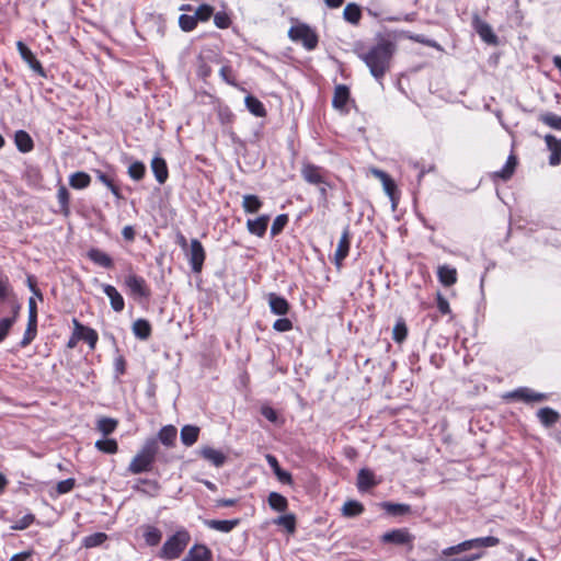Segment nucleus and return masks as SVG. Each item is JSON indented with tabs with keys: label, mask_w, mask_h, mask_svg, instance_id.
<instances>
[{
	"label": "nucleus",
	"mask_w": 561,
	"mask_h": 561,
	"mask_svg": "<svg viewBox=\"0 0 561 561\" xmlns=\"http://www.w3.org/2000/svg\"><path fill=\"white\" fill-rule=\"evenodd\" d=\"M13 324L14 318H3L0 320V343L7 337Z\"/></svg>",
	"instance_id": "63"
},
{
	"label": "nucleus",
	"mask_w": 561,
	"mask_h": 561,
	"mask_svg": "<svg viewBox=\"0 0 561 561\" xmlns=\"http://www.w3.org/2000/svg\"><path fill=\"white\" fill-rule=\"evenodd\" d=\"M91 183V178L83 171H78L69 176V185L75 190H83Z\"/></svg>",
	"instance_id": "35"
},
{
	"label": "nucleus",
	"mask_w": 561,
	"mask_h": 561,
	"mask_svg": "<svg viewBox=\"0 0 561 561\" xmlns=\"http://www.w3.org/2000/svg\"><path fill=\"white\" fill-rule=\"evenodd\" d=\"M266 460H267L268 465L271 466V468L273 469L274 473L276 474L277 479L282 483H287V484L291 483V481H293L291 474L288 471H285L279 467L278 460L276 459L275 456L267 455Z\"/></svg>",
	"instance_id": "32"
},
{
	"label": "nucleus",
	"mask_w": 561,
	"mask_h": 561,
	"mask_svg": "<svg viewBox=\"0 0 561 561\" xmlns=\"http://www.w3.org/2000/svg\"><path fill=\"white\" fill-rule=\"evenodd\" d=\"M262 205V201L256 195L247 194L243 196L242 208L247 214L257 213L261 209Z\"/></svg>",
	"instance_id": "38"
},
{
	"label": "nucleus",
	"mask_w": 561,
	"mask_h": 561,
	"mask_svg": "<svg viewBox=\"0 0 561 561\" xmlns=\"http://www.w3.org/2000/svg\"><path fill=\"white\" fill-rule=\"evenodd\" d=\"M36 334H37V322L27 321L26 330L24 332L23 339L20 342V345L22 347H26L36 337Z\"/></svg>",
	"instance_id": "49"
},
{
	"label": "nucleus",
	"mask_w": 561,
	"mask_h": 561,
	"mask_svg": "<svg viewBox=\"0 0 561 561\" xmlns=\"http://www.w3.org/2000/svg\"><path fill=\"white\" fill-rule=\"evenodd\" d=\"M95 448L104 454L114 455L118 450V444L114 438L99 439L94 444Z\"/></svg>",
	"instance_id": "41"
},
{
	"label": "nucleus",
	"mask_w": 561,
	"mask_h": 561,
	"mask_svg": "<svg viewBox=\"0 0 561 561\" xmlns=\"http://www.w3.org/2000/svg\"><path fill=\"white\" fill-rule=\"evenodd\" d=\"M506 399H514L518 401H523L525 403L531 402H541L547 400V394L541 392H536L527 387L517 388L505 396Z\"/></svg>",
	"instance_id": "10"
},
{
	"label": "nucleus",
	"mask_w": 561,
	"mask_h": 561,
	"mask_svg": "<svg viewBox=\"0 0 561 561\" xmlns=\"http://www.w3.org/2000/svg\"><path fill=\"white\" fill-rule=\"evenodd\" d=\"M545 141L548 149L551 151L549 163L558 165L561 162V139H557L553 135H546Z\"/></svg>",
	"instance_id": "20"
},
{
	"label": "nucleus",
	"mask_w": 561,
	"mask_h": 561,
	"mask_svg": "<svg viewBox=\"0 0 561 561\" xmlns=\"http://www.w3.org/2000/svg\"><path fill=\"white\" fill-rule=\"evenodd\" d=\"M213 14L214 8L204 3L196 9L194 18H196L197 22H207Z\"/></svg>",
	"instance_id": "55"
},
{
	"label": "nucleus",
	"mask_w": 561,
	"mask_h": 561,
	"mask_svg": "<svg viewBox=\"0 0 561 561\" xmlns=\"http://www.w3.org/2000/svg\"><path fill=\"white\" fill-rule=\"evenodd\" d=\"M145 173L146 167L140 161H135L128 167V175L135 181H140L145 176Z\"/></svg>",
	"instance_id": "54"
},
{
	"label": "nucleus",
	"mask_w": 561,
	"mask_h": 561,
	"mask_svg": "<svg viewBox=\"0 0 561 561\" xmlns=\"http://www.w3.org/2000/svg\"><path fill=\"white\" fill-rule=\"evenodd\" d=\"M118 425V421L112 417H101L96 422V430L104 436L112 434Z\"/></svg>",
	"instance_id": "40"
},
{
	"label": "nucleus",
	"mask_w": 561,
	"mask_h": 561,
	"mask_svg": "<svg viewBox=\"0 0 561 561\" xmlns=\"http://www.w3.org/2000/svg\"><path fill=\"white\" fill-rule=\"evenodd\" d=\"M178 431L174 425H165L158 433V439L165 446L171 447L176 439Z\"/></svg>",
	"instance_id": "34"
},
{
	"label": "nucleus",
	"mask_w": 561,
	"mask_h": 561,
	"mask_svg": "<svg viewBox=\"0 0 561 561\" xmlns=\"http://www.w3.org/2000/svg\"><path fill=\"white\" fill-rule=\"evenodd\" d=\"M107 539V535L104 533H94L83 538L82 545L85 548H94L101 546Z\"/></svg>",
	"instance_id": "48"
},
{
	"label": "nucleus",
	"mask_w": 561,
	"mask_h": 561,
	"mask_svg": "<svg viewBox=\"0 0 561 561\" xmlns=\"http://www.w3.org/2000/svg\"><path fill=\"white\" fill-rule=\"evenodd\" d=\"M75 484L76 480L73 478L59 481L57 483L56 491L58 494H66L75 488Z\"/></svg>",
	"instance_id": "61"
},
{
	"label": "nucleus",
	"mask_w": 561,
	"mask_h": 561,
	"mask_svg": "<svg viewBox=\"0 0 561 561\" xmlns=\"http://www.w3.org/2000/svg\"><path fill=\"white\" fill-rule=\"evenodd\" d=\"M268 504L274 511H277V512H285L288 507L287 499L277 492L270 493Z\"/></svg>",
	"instance_id": "42"
},
{
	"label": "nucleus",
	"mask_w": 561,
	"mask_h": 561,
	"mask_svg": "<svg viewBox=\"0 0 561 561\" xmlns=\"http://www.w3.org/2000/svg\"><path fill=\"white\" fill-rule=\"evenodd\" d=\"M203 523L209 529L220 531L224 534H228V533L232 531L240 524V519L239 518L225 519V520L204 519Z\"/></svg>",
	"instance_id": "18"
},
{
	"label": "nucleus",
	"mask_w": 561,
	"mask_h": 561,
	"mask_svg": "<svg viewBox=\"0 0 561 561\" xmlns=\"http://www.w3.org/2000/svg\"><path fill=\"white\" fill-rule=\"evenodd\" d=\"M322 168L312 163H304L301 168L302 179L313 185L327 184L322 174Z\"/></svg>",
	"instance_id": "13"
},
{
	"label": "nucleus",
	"mask_w": 561,
	"mask_h": 561,
	"mask_svg": "<svg viewBox=\"0 0 561 561\" xmlns=\"http://www.w3.org/2000/svg\"><path fill=\"white\" fill-rule=\"evenodd\" d=\"M288 37L296 43H301L307 50H313L319 43L317 33L305 23L294 25L288 31Z\"/></svg>",
	"instance_id": "5"
},
{
	"label": "nucleus",
	"mask_w": 561,
	"mask_h": 561,
	"mask_svg": "<svg viewBox=\"0 0 561 561\" xmlns=\"http://www.w3.org/2000/svg\"><path fill=\"white\" fill-rule=\"evenodd\" d=\"M151 170L154 174L156 180L160 184H163L167 181V179L169 176V172H168L167 162L162 157L158 156L152 159Z\"/></svg>",
	"instance_id": "26"
},
{
	"label": "nucleus",
	"mask_w": 561,
	"mask_h": 561,
	"mask_svg": "<svg viewBox=\"0 0 561 561\" xmlns=\"http://www.w3.org/2000/svg\"><path fill=\"white\" fill-rule=\"evenodd\" d=\"M274 524L284 527L289 534L296 530V517L294 514H286L274 519Z\"/></svg>",
	"instance_id": "46"
},
{
	"label": "nucleus",
	"mask_w": 561,
	"mask_h": 561,
	"mask_svg": "<svg viewBox=\"0 0 561 561\" xmlns=\"http://www.w3.org/2000/svg\"><path fill=\"white\" fill-rule=\"evenodd\" d=\"M540 121L549 126L550 128H553L556 130H561V116L552 113L547 112L540 115Z\"/></svg>",
	"instance_id": "50"
},
{
	"label": "nucleus",
	"mask_w": 561,
	"mask_h": 561,
	"mask_svg": "<svg viewBox=\"0 0 561 561\" xmlns=\"http://www.w3.org/2000/svg\"><path fill=\"white\" fill-rule=\"evenodd\" d=\"M288 220L289 218L287 214H280L276 216L271 227V237L274 238L278 236L288 224Z\"/></svg>",
	"instance_id": "52"
},
{
	"label": "nucleus",
	"mask_w": 561,
	"mask_h": 561,
	"mask_svg": "<svg viewBox=\"0 0 561 561\" xmlns=\"http://www.w3.org/2000/svg\"><path fill=\"white\" fill-rule=\"evenodd\" d=\"M537 416L542 425L550 427L554 425L559 420V413L551 408H541L537 412Z\"/></svg>",
	"instance_id": "33"
},
{
	"label": "nucleus",
	"mask_w": 561,
	"mask_h": 561,
	"mask_svg": "<svg viewBox=\"0 0 561 561\" xmlns=\"http://www.w3.org/2000/svg\"><path fill=\"white\" fill-rule=\"evenodd\" d=\"M162 538V533L154 526H146L144 531V539L148 546H157Z\"/></svg>",
	"instance_id": "44"
},
{
	"label": "nucleus",
	"mask_w": 561,
	"mask_h": 561,
	"mask_svg": "<svg viewBox=\"0 0 561 561\" xmlns=\"http://www.w3.org/2000/svg\"><path fill=\"white\" fill-rule=\"evenodd\" d=\"M73 324L79 337L84 340L89 344L90 348L93 350L99 339L96 331L92 328L84 327L77 319H73Z\"/></svg>",
	"instance_id": "19"
},
{
	"label": "nucleus",
	"mask_w": 561,
	"mask_h": 561,
	"mask_svg": "<svg viewBox=\"0 0 561 561\" xmlns=\"http://www.w3.org/2000/svg\"><path fill=\"white\" fill-rule=\"evenodd\" d=\"M350 100V89L345 84H337L334 89L332 105L336 110H344Z\"/></svg>",
	"instance_id": "25"
},
{
	"label": "nucleus",
	"mask_w": 561,
	"mask_h": 561,
	"mask_svg": "<svg viewBox=\"0 0 561 561\" xmlns=\"http://www.w3.org/2000/svg\"><path fill=\"white\" fill-rule=\"evenodd\" d=\"M394 51L396 45L392 42L381 39L359 57L369 68L370 75L380 81L390 69Z\"/></svg>",
	"instance_id": "1"
},
{
	"label": "nucleus",
	"mask_w": 561,
	"mask_h": 561,
	"mask_svg": "<svg viewBox=\"0 0 561 561\" xmlns=\"http://www.w3.org/2000/svg\"><path fill=\"white\" fill-rule=\"evenodd\" d=\"M219 76L227 84L237 87L236 75L230 65H224L219 70Z\"/></svg>",
	"instance_id": "56"
},
{
	"label": "nucleus",
	"mask_w": 561,
	"mask_h": 561,
	"mask_svg": "<svg viewBox=\"0 0 561 561\" xmlns=\"http://www.w3.org/2000/svg\"><path fill=\"white\" fill-rule=\"evenodd\" d=\"M267 301L272 313L276 316H286L289 312V302L282 296L270 293L267 295Z\"/></svg>",
	"instance_id": "15"
},
{
	"label": "nucleus",
	"mask_w": 561,
	"mask_h": 561,
	"mask_svg": "<svg viewBox=\"0 0 561 561\" xmlns=\"http://www.w3.org/2000/svg\"><path fill=\"white\" fill-rule=\"evenodd\" d=\"M104 294L110 298L111 307L114 311L121 312L125 307V301L123 296L117 291V289L110 284L102 285Z\"/></svg>",
	"instance_id": "21"
},
{
	"label": "nucleus",
	"mask_w": 561,
	"mask_h": 561,
	"mask_svg": "<svg viewBox=\"0 0 561 561\" xmlns=\"http://www.w3.org/2000/svg\"><path fill=\"white\" fill-rule=\"evenodd\" d=\"M191 268L194 273H201L206 259V252L197 239H192L190 248L185 251Z\"/></svg>",
	"instance_id": "7"
},
{
	"label": "nucleus",
	"mask_w": 561,
	"mask_h": 561,
	"mask_svg": "<svg viewBox=\"0 0 561 561\" xmlns=\"http://www.w3.org/2000/svg\"><path fill=\"white\" fill-rule=\"evenodd\" d=\"M199 427L195 425H184L181 428L180 437L181 442L185 446L194 445L199 436Z\"/></svg>",
	"instance_id": "30"
},
{
	"label": "nucleus",
	"mask_w": 561,
	"mask_h": 561,
	"mask_svg": "<svg viewBox=\"0 0 561 561\" xmlns=\"http://www.w3.org/2000/svg\"><path fill=\"white\" fill-rule=\"evenodd\" d=\"M273 329L277 332H287L293 329V322L288 318H279L273 323Z\"/></svg>",
	"instance_id": "62"
},
{
	"label": "nucleus",
	"mask_w": 561,
	"mask_h": 561,
	"mask_svg": "<svg viewBox=\"0 0 561 561\" xmlns=\"http://www.w3.org/2000/svg\"><path fill=\"white\" fill-rule=\"evenodd\" d=\"M35 520V516L33 514H26L19 520H16L12 526L11 529L13 530H24L27 527H30Z\"/></svg>",
	"instance_id": "60"
},
{
	"label": "nucleus",
	"mask_w": 561,
	"mask_h": 561,
	"mask_svg": "<svg viewBox=\"0 0 561 561\" xmlns=\"http://www.w3.org/2000/svg\"><path fill=\"white\" fill-rule=\"evenodd\" d=\"M159 450L156 438L147 439L141 449L133 458L128 466V471L133 474H139L151 470L157 453Z\"/></svg>",
	"instance_id": "2"
},
{
	"label": "nucleus",
	"mask_w": 561,
	"mask_h": 561,
	"mask_svg": "<svg viewBox=\"0 0 561 561\" xmlns=\"http://www.w3.org/2000/svg\"><path fill=\"white\" fill-rule=\"evenodd\" d=\"M124 285L135 299H148L151 295L145 278L134 273L126 276Z\"/></svg>",
	"instance_id": "6"
},
{
	"label": "nucleus",
	"mask_w": 561,
	"mask_h": 561,
	"mask_svg": "<svg viewBox=\"0 0 561 561\" xmlns=\"http://www.w3.org/2000/svg\"><path fill=\"white\" fill-rule=\"evenodd\" d=\"M408 336V328L403 320H398L392 330V339L397 343H402Z\"/></svg>",
	"instance_id": "51"
},
{
	"label": "nucleus",
	"mask_w": 561,
	"mask_h": 561,
	"mask_svg": "<svg viewBox=\"0 0 561 561\" xmlns=\"http://www.w3.org/2000/svg\"><path fill=\"white\" fill-rule=\"evenodd\" d=\"M87 256L94 264H96L101 267H104V268H112L114 265L112 257L107 253L103 252L102 250H100L98 248H91L87 252Z\"/></svg>",
	"instance_id": "23"
},
{
	"label": "nucleus",
	"mask_w": 561,
	"mask_h": 561,
	"mask_svg": "<svg viewBox=\"0 0 561 561\" xmlns=\"http://www.w3.org/2000/svg\"><path fill=\"white\" fill-rule=\"evenodd\" d=\"M447 558L446 561H477L482 558V552H462Z\"/></svg>",
	"instance_id": "59"
},
{
	"label": "nucleus",
	"mask_w": 561,
	"mask_h": 561,
	"mask_svg": "<svg viewBox=\"0 0 561 561\" xmlns=\"http://www.w3.org/2000/svg\"><path fill=\"white\" fill-rule=\"evenodd\" d=\"M245 106L249 110L251 114H253L256 117H264L266 116V110L263 105V103L253 95H248L244 100Z\"/></svg>",
	"instance_id": "37"
},
{
	"label": "nucleus",
	"mask_w": 561,
	"mask_h": 561,
	"mask_svg": "<svg viewBox=\"0 0 561 561\" xmlns=\"http://www.w3.org/2000/svg\"><path fill=\"white\" fill-rule=\"evenodd\" d=\"M57 199L59 204V210L57 213L61 214L65 217H68L70 215V193L67 190V187L62 184L58 186Z\"/></svg>",
	"instance_id": "28"
},
{
	"label": "nucleus",
	"mask_w": 561,
	"mask_h": 561,
	"mask_svg": "<svg viewBox=\"0 0 561 561\" xmlns=\"http://www.w3.org/2000/svg\"><path fill=\"white\" fill-rule=\"evenodd\" d=\"M191 540L186 529H180L163 543L160 556L167 560H173L181 556Z\"/></svg>",
	"instance_id": "4"
},
{
	"label": "nucleus",
	"mask_w": 561,
	"mask_h": 561,
	"mask_svg": "<svg viewBox=\"0 0 561 561\" xmlns=\"http://www.w3.org/2000/svg\"><path fill=\"white\" fill-rule=\"evenodd\" d=\"M198 453L201 457H203L205 460H207L217 468L222 467L227 460V457L222 451L215 449L210 446L201 447Z\"/></svg>",
	"instance_id": "16"
},
{
	"label": "nucleus",
	"mask_w": 561,
	"mask_h": 561,
	"mask_svg": "<svg viewBox=\"0 0 561 561\" xmlns=\"http://www.w3.org/2000/svg\"><path fill=\"white\" fill-rule=\"evenodd\" d=\"M197 20L194 14H181L179 18V26L183 32H191L197 26Z\"/></svg>",
	"instance_id": "53"
},
{
	"label": "nucleus",
	"mask_w": 561,
	"mask_h": 561,
	"mask_svg": "<svg viewBox=\"0 0 561 561\" xmlns=\"http://www.w3.org/2000/svg\"><path fill=\"white\" fill-rule=\"evenodd\" d=\"M516 165H517V159L514 154H511L507 158V161L504 164V167L501 170L493 172L492 178L507 181L513 176Z\"/></svg>",
	"instance_id": "27"
},
{
	"label": "nucleus",
	"mask_w": 561,
	"mask_h": 561,
	"mask_svg": "<svg viewBox=\"0 0 561 561\" xmlns=\"http://www.w3.org/2000/svg\"><path fill=\"white\" fill-rule=\"evenodd\" d=\"M343 16L347 22L352 24H358L362 18L360 8L356 3H348L344 8Z\"/></svg>",
	"instance_id": "43"
},
{
	"label": "nucleus",
	"mask_w": 561,
	"mask_h": 561,
	"mask_svg": "<svg viewBox=\"0 0 561 561\" xmlns=\"http://www.w3.org/2000/svg\"><path fill=\"white\" fill-rule=\"evenodd\" d=\"M134 335L139 340H148L151 335V324L146 319H137L131 327Z\"/></svg>",
	"instance_id": "31"
},
{
	"label": "nucleus",
	"mask_w": 561,
	"mask_h": 561,
	"mask_svg": "<svg viewBox=\"0 0 561 561\" xmlns=\"http://www.w3.org/2000/svg\"><path fill=\"white\" fill-rule=\"evenodd\" d=\"M437 276L439 282L444 286H451L457 282V271L449 265H442L437 270Z\"/></svg>",
	"instance_id": "29"
},
{
	"label": "nucleus",
	"mask_w": 561,
	"mask_h": 561,
	"mask_svg": "<svg viewBox=\"0 0 561 561\" xmlns=\"http://www.w3.org/2000/svg\"><path fill=\"white\" fill-rule=\"evenodd\" d=\"M14 141L21 152H28L33 149L34 142L31 136L25 130H18L14 136Z\"/></svg>",
	"instance_id": "36"
},
{
	"label": "nucleus",
	"mask_w": 561,
	"mask_h": 561,
	"mask_svg": "<svg viewBox=\"0 0 561 561\" xmlns=\"http://www.w3.org/2000/svg\"><path fill=\"white\" fill-rule=\"evenodd\" d=\"M500 543V539L494 536L478 537L469 540H465L458 545L447 547L443 549V557H453L454 554L462 552H482L485 548L496 547Z\"/></svg>",
	"instance_id": "3"
},
{
	"label": "nucleus",
	"mask_w": 561,
	"mask_h": 561,
	"mask_svg": "<svg viewBox=\"0 0 561 561\" xmlns=\"http://www.w3.org/2000/svg\"><path fill=\"white\" fill-rule=\"evenodd\" d=\"M350 247H351V229H350V226H346L343 229L342 236L340 238L337 248L334 253V263L336 266L342 265V262L348 255Z\"/></svg>",
	"instance_id": "12"
},
{
	"label": "nucleus",
	"mask_w": 561,
	"mask_h": 561,
	"mask_svg": "<svg viewBox=\"0 0 561 561\" xmlns=\"http://www.w3.org/2000/svg\"><path fill=\"white\" fill-rule=\"evenodd\" d=\"M16 48L23 61L26 62L36 75L45 78L46 71L43 68L41 61L32 53V50L22 41L16 43Z\"/></svg>",
	"instance_id": "9"
},
{
	"label": "nucleus",
	"mask_w": 561,
	"mask_h": 561,
	"mask_svg": "<svg viewBox=\"0 0 561 561\" xmlns=\"http://www.w3.org/2000/svg\"><path fill=\"white\" fill-rule=\"evenodd\" d=\"M371 174L381 181L383 191L391 199H393L397 185L394 181L390 178V175L377 168L371 169Z\"/></svg>",
	"instance_id": "24"
},
{
	"label": "nucleus",
	"mask_w": 561,
	"mask_h": 561,
	"mask_svg": "<svg viewBox=\"0 0 561 561\" xmlns=\"http://www.w3.org/2000/svg\"><path fill=\"white\" fill-rule=\"evenodd\" d=\"M472 26L483 42L491 45L497 44V36L494 34L491 25L481 20L478 14H474L472 18Z\"/></svg>",
	"instance_id": "11"
},
{
	"label": "nucleus",
	"mask_w": 561,
	"mask_h": 561,
	"mask_svg": "<svg viewBox=\"0 0 561 561\" xmlns=\"http://www.w3.org/2000/svg\"><path fill=\"white\" fill-rule=\"evenodd\" d=\"M140 483L147 484L150 486V490L141 489L138 484L134 485L133 489L137 492H141L149 495H156L159 491V484L157 481L148 480V479H141L139 480Z\"/></svg>",
	"instance_id": "58"
},
{
	"label": "nucleus",
	"mask_w": 561,
	"mask_h": 561,
	"mask_svg": "<svg viewBox=\"0 0 561 561\" xmlns=\"http://www.w3.org/2000/svg\"><path fill=\"white\" fill-rule=\"evenodd\" d=\"M382 507L386 510L387 513L394 515V516L403 515L411 511L410 505L401 504V503L385 502V503H382Z\"/></svg>",
	"instance_id": "47"
},
{
	"label": "nucleus",
	"mask_w": 561,
	"mask_h": 561,
	"mask_svg": "<svg viewBox=\"0 0 561 561\" xmlns=\"http://www.w3.org/2000/svg\"><path fill=\"white\" fill-rule=\"evenodd\" d=\"M114 370L116 378H118L121 375H124L126 371V360L123 355H117L114 358Z\"/></svg>",
	"instance_id": "64"
},
{
	"label": "nucleus",
	"mask_w": 561,
	"mask_h": 561,
	"mask_svg": "<svg viewBox=\"0 0 561 561\" xmlns=\"http://www.w3.org/2000/svg\"><path fill=\"white\" fill-rule=\"evenodd\" d=\"M211 551L205 545H194L182 561H210Z\"/></svg>",
	"instance_id": "22"
},
{
	"label": "nucleus",
	"mask_w": 561,
	"mask_h": 561,
	"mask_svg": "<svg viewBox=\"0 0 561 561\" xmlns=\"http://www.w3.org/2000/svg\"><path fill=\"white\" fill-rule=\"evenodd\" d=\"M415 537L407 528L392 529L381 536V541L396 546H405L411 551Z\"/></svg>",
	"instance_id": "8"
},
{
	"label": "nucleus",
	"mask_w": 561,
	"mask_h": 561,
	"mask_svg": "<svg viewBox=\"0 0 561 561\" xmlns=\"http://www.w3.org/2000/svg\"><path fill=\"white\" fill-rule=\"evenodd\" d=\"M379 480L376 479L375 473L368 468H362L357 473L356 486L359 492H366L376 486Z\"/></svg>",
	"instance_id": "14"
},
{
	"label": "nucleus",
	"mask_w": 561,
	"mask_h": 561,
	"mask_svg": "<svg viewBox=\"0 0 561 561\" xmlns=\"http://www.w3.org/2000/svg\"><path fill=\"white\" fill-rule=\"evenodd\" d=\"M268 222H270V216L264 214V215L259 216L255 219H248L247 228L251 234L262 238L266 233Z\"/></svg>",
	"instance_id": "17"
},
{
	"label": "nucleus",
	"mask_w": 561,
	"mask_h": 561,
	"mask_svg": "<svg viewBox=\"0 0 561 561\" xmlns=\"http://www.w3.org/2000/svg\"><path fill=\"white\" fill-rule=\"evenodd\" d=\"M95 174H96L98 180L100 182H102L106 187H108L110 191L112 192V194L116 198L122 197L119 187L114 183V181L111 176H108L107 174H105L104 172H102L100 170H95Z\"/></svg>",
	"instance_id": "45"
},
{
	"label": "nucleus",
	"mask_w": 561,
	"mask_h": 561,
	"mask_svg": "<svg viewBox=\"0 0 561 561\" xmlns=\"http://www.w3.org/2000/svg\"><path fill=\"white\" fill-rule=\"evenodd\" d=\"M213 15H214V24L220 30L228 28L232 23L229 14L225 11H219Z\"/></svg>",
	"instance_id": "57"
},
{
	"label": "nucleus",
	"mask_w": 561,
	"mask_h": 561,
	"mask_svg": "<svg viewBox=\"0 0 561 561\" xmlns=\"http://www.w3.org/2000/svg\"><path fill=\"white\" fill-rule=\"evenodd\" d=\"M364 512V506L362 503L355 500H350L344 503L342 506V515L344 517H356Z\"/></svg>",
	"instance_id": "39"
}]
</instances>
